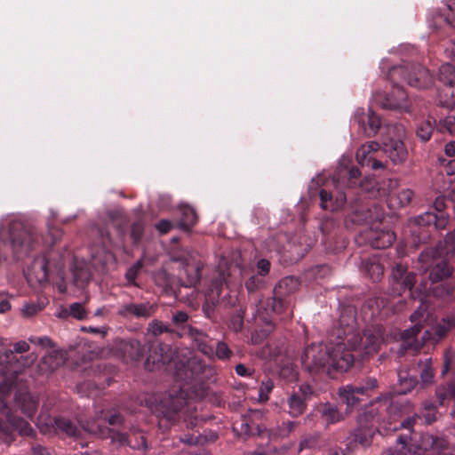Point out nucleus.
Instances as JSON below:
<instances>
[{"mask_svg": "<svg viewBox=\"0 0 455 455\" xmlns=\"http://www.w3.org/2000/svg\"><path fill=\"white\" fill-rule=\"evenodd\" d=\"M380 328H367L363 335L355 330V320L351 314L347 319L342 315L329 335V344L323 342L307 345L300 355V363L304 371L313 378L330 379L347 371L354 364L356 351L358 355H372L383 343Z\"/></svg>", "mask_w": 455, "mask_h": 455, "instance_id": "nucleus-1", "label": "nucleus"}, {"mask_svg": "<svg viewBox=\"0 0 455 455\" xmlns=\"http://www.w3.org/2000/svg\"><path fill=\"white\" fill-rule=\"evenodd\" d=\"M350 164L351 161L347 158H342L339 161L333 177L337 191L334 195L333 192L321 189L319 193L320 205L323 210L339 211L345 206L347 197L353 194L355 198L349 204L346 223L357 225L379 223L376 227L371 226L360 231L355 239L356 243L359 245L369 244L374 249L388 248L395 242V235L388 228L379 227L384 219V209L377 203L366 200L362 188L352 192L360 183L361 172L356 166Z\"/></svg>", "mask_w": 455, "mask_h": 455, "instance_id": "nucleus-2", "label": "nucleus"}, {"mask_svg": "<svg viewBox=\"0 0 455 455\" xmlns=\"http://www.w3.org/2000/svg\"><path fill=\"white\" fill-rule=\"evenodd\" d=\"M29 350V345L20 340L13 345V350L0 354V439L7 444L15 440V433L23 436H31L34 429L25 419L15 416L10 407L11 393L17 382L18 375L28 364L27 359L20 363L14 353L22 354Z\"/></svg>", "mask_w": 455, "mask_h": 455, "instance_id": "nucleus-3", "label": "nucleus"}, {"mask_svg": "<svg viewBox=\"0 0 455 455\" xmlns=\"http://www.w3.org/2000/svg\"><path fill=\"white\" fill-rule=\"evenodd\" d=\"M401 413V404L386 398L379 402V406L372 404L359 416V427L355 430V438L359 443H368L376 432L384 435L389 431H395L398 427L408 429L410 432L418 419H424V423L430 425L436 420V407L433 403H426L422 415L416 414L407 418L399 425L396 417Z\"/></svg>", "mask_w": 455, "mask_h": 455, "instance_id": "nucleus-4", "label": "nucleus"}, {"mask_svg": "<svg viewBox=\"0 0 455 455\" xmlns=\"http://www.w3.org/2000/svg\"><path fill=\"white\" fill-rule=\"evenodd\" d=\"M389 80L395 84L394 90L382 100L386 109H407L408 95L397 83L406 82L410 86L422 89L432 84V76L428 70L418 63H407L392 68L388 72Z\"/></svg>", "mask_w": 455, "mask_h": 455, "instance_id": "nucleus-5", "label": "nucleus"}, {"mask_svg": "<svg viewBox=\"0 0 455 455\" xmlns=\"http://www.w3.org/2000/svg\"><path fill=\"white\" fill-rule=\"evenodd\" d=\"M140 403L159 419L161 426L168 427L180 419V412L187 404V392L183 386H179L177 389L162 395H144L140 398Z\"/></svg>", "mask_w": 455, "mask_h": 455, "instance_id": "nucleus-6", "label": "nucleus"}, {"mask_svg": "<svg viewBox=\"0 0 455 455\" xmlns=\"http://www.w3.org/2000/svg\"><path fill=\"white\" fill-rule=\"evenodd\" d=\"M455 252V230L449 233L444 240V246L439 243L435 247L424 250L418 259L417 267L423 273L429 272L432 284L443 281L451 274L445 256Z\"/></svg>", "mask_w": 455, "mask_h": 455, "instance_id": "nucleus-7", "label": "nucleus"}, {"mask_svg": "<svg viewBox=\"0 0 455 455\" xmlns=\"http://www.w3.org/2000/svg\"><path fill=\"white\" fill-rule=\"evenodd\" d=\"M400 435L396 438L397 447L391 455H453L448 451V442L443 437L425 433L419 441Z\"/></svg>", "mask_w": 455, "mask_h": 455, "instance_id": "nucleus-8", "label": "nucleus"}, {"mask_svg": "<svg viewBox=\"0 0 455 455\" xmlns=\"http://www.w3.org/2000/svg\"><path fill=\"white\" fill-rule=\"evenodd\" d=\"M446 202L445 196H437L434 202L433 211L427 212L415 220V225L411 229L415 245L426 243L430 238L429 228L442 230L447 227L449 216L444 212L447 207Z\"/></svg>", "mask_w": 455, "mask_h": 455, "instance_id": "nucleus-9", "label": "nucleus"}, {"mask_svg": "<svg viewBox=\"0 0 455 455\" xmlns=\"http://www.w3.org/2000/svg\"><path fill=\"white\" fill-rule=\"evenodd\" d=\"M221 267V264L218 266L216 275L212 279L205 292V301L203 305V311L207 318L213 316L217 304L225 303L228 293L221 297L222 293L230 289L231 280L228 278L230 273L228 271V268L222 269Z\"/></svg>", "mask_w": 455, "mask_h": 455, "instance_id": "nucleus-10", "label": "nucleus"}, {"mask_svg": "<svg viewBox=\"0 0 455 455\" xmlns=\"http://www.w3.org/2000/svg\"><path fill=\"white\" fill-rule=\"evenodd\" d=\"M8 241L13 253L21 258L28 255L39 243L40 236L30 228H27L21 222L12 221L9 224Z\"/></svg>", "mask_w": 455, "mask_h": 455, "instance_id": "nucleus-11", "label": "nucleus"}, {"mask_svg": "<svg viewBox=\"0 0 455 455\" xmlns=\"http://www.w3.org/2000/svg\"><path fill=\"white\" fill-rule=\"evenodd\" d=\"M84 429L100 438L109 437L112 441L117 442L121 445H128L132 449H143L147 451L148 448L146 437L140 430H133L130 434H125L98 423H92L91 426H87Z\"/></svg>", "mask_w": 455, "mask_h": 455, "instance_id": "nucleus-12", "label": "nucleus"}, {"mask_svg": "<svg viewBox=\"0 0 455 455\" xmlns=\"http://www.w3.org/2000/svg\"><path fill=\"white\" fill-rule=\"evenodd\" d=\"M188 315L184 311H177L172 315L173 324L180 329L177 334L180 337L188 336L198 351L205 355H212L213 348L209 344V336L203 331L186 324L188 321Z\"/></svg>", "mask_w": 455, "mask_h": 455, "instance_id": "nucleus-13", "label": "nucleus"}, {"mask_svg": "<svg viewBox=\"0 0 455 455\" xmlns=\"http://www.w3.org/2000/svg\"><path fill=\"white\" fill-rule=\"evenodd\" d=\"M417 275L413 272H409L407 267L402 264H396L392 269V292L401 296L408 291L409 296L416 299L420 298L427 291V287H418L414 289Z\"/></svg>", "mask_w": 455, "mask_h": 455, "instance_id": "nucleus-14", "label": "nucleus"}, {"mask_svg": "<svg viewBox=\"0 0 455 455\" xmlns=\"http://www.w3.org/2000/svg\"><path fill=\"white\" fill-rule=\"evenodd\" d=\"M379 387L374 377H367L355 385H347L339 389V395L347 409L356 405L362 396H371Z\"/></svg>", "mask_w": 455, "mask_h": 455, "instance_id": "nucleus-15", "label": "nucleus"}, {"mask_svg": "<svg viewBox=\"0 0 455 455\" xmlns=\"http://www.w3.org/2000/svg\"><path fill=\"white\" fill-rule=\"evenodd\" d=\"M438 76L444 85L439 92L438 102L443 108L455 112V67L449 63L443 64Z\"/></svg>", "mask_w": 455, "mask_h": 455, "instance_id": "nucleus-16", "label": "nucleus"}, {"mask_svg": "<svg viewBox=\"0 0 455 455\" xmlns=\"http://www.w3.org/2000/svg\"><path fill=\"white\" fill-rule=\"evenodd\" d=\"M172 349L170 345L162 343L157 339L148 343V356L145 366L149 371L160 369L169 363L172 359Z\"/></svg>", "mask_w": 455, "mask_h": 455, "instance_id": "nucleus-17", "label": "nucleus"}, {"mask_svg": "<svg viewBox=\"0 0 455 455\" xmlns=\"http://www.w3.org/2000/svg\"><path fill=\"white\" fill-rule=\"evenodd\" d=\"M220 264L222 265V269L228 268V271L230 273V276H228V278L231 280L230 286L235 283L233 280V273L235 272L239 273L241 278L244 282L246 290L250 293L261 290L266 285L265 278L255 273L253 269L247 270L245 268H240L236 265L229 263L225 258L220 259L219 265Z\"/></svg>", "mask_w": 455, "mask_h": 455, "instance_id": "nucleus-18", "label": "nucleus"}, {"mask_svg": "<svg viewBox=\"0 0 455 455\" xmlns=\"http://www.w3.org/2000/svg\"><path fill=\"white\" fill-rule=\"evenodd\" d=\"M352 122L357 124L358 131L366 137L375 136L381 127L380 117L371 109L366 113L363 108H358L353 116Z\"/></svg>", "mask_w": 455, "mask_h": 455, "instance_id": "nucleus-19", "label": "nucleus"}, {"mask_svg": "<svg viewBox=\"0 0 455 455\" xmlns=\"http://www.w3.org/2000/svg\"><path fill=\"white\" fill-rule=\"evenodd\" d=\"M379 149L380 146L376 141L363 145L355 154L357 163L362 167L370 166L372 170L384 169L386 167L385 163L377 158Z\"/></svg>", "mask_w": 455, "mask_h": 455, "instance_id": "nucleus-20", "label": "nucleus"}, {"mask_svg": "<svg viewBox=\"0 0 455 455\" xmlns=\"http://www.w3.org/2000/svg\"><path fill=\"white\" fill-rule=\"evenodd\" d=\"M154 313V307L149 302L123 303L118 307L117 315L124 319H148Z\"/></svg>", "mask_w": 455, "mask_h": 455, "instance_id": "nucleus-21", "label": "nucleus"}, {"mask_svg": "<svg viewBox=\"0 0 455 455\" xmlns=\"http://www.w3.org/2000/svg\"><path fill=\"white\" fill-rule=\"evenodd\" d=\"M205 368L206 365L201 358L193 356L178 368L176 377L180 380L188 383L193 379H199Z\"/></svg>", "mask_w": 455, "mask_h": 455, "instance_id": "nucleus-22", "label": "nucleus"}, {"mask_svg": "<svg viewBox=\"0 0 455 455\" xmlns=\"http://www.w3.org/2000/svg\"><path fill=\"white\" fill-rule=\"evenodd\" d=\"M315 410L325 428L343 421L347 416L335 403L330 402L321 403Z\"/></svg>", "mask_w": 455, "mask_h": 455, "instance_id": "nucleus-23", "label": "nucleus"}, {"mask_svg": "<svg viewBox=\"0 0 455 455\" xmlns=\"http://www.w3.org/2000/svg\"><path fill=\"white\" fill-rule=\"evenodd\" d=\"M381 151L395 164L403 163L408 156L404 143L400 139L389 138L382 140Z\"/></svg>", "mask_w": 455, "mask_h": 455, "instance_id": "nucleus-24", "label": "nucleus"}, {"mask_svg": "<svg viewBox=\"0 0 455 455\" xmlns=\"http://www.w3.org/2000/svg\"><path fill=\"white\" fill-rule=\"evenodd\" d=\"M15 406L19 408L21 412L29 419H33L35 416L38 400L33 397L28 391L18 390L14 395Z\"/></svg>", "mask_w": 455, "mask_h": 455, "instance_id": "nucleus-25", "label": "nucleus"}, {"mask_svg": "<svg viewBox=\"0 0 455 455\" xmlns=\"http://www.w3.org/2000/svg\"><path fill=\"white\" fill-rule=\"evenodd\" d=\"M46 424L53 427L57 433L68 436L78 437L81 434V429L77 427L76 423L65 417L49 418Z\"/></svg>", "mask_w": 455, "mask_h": 455, "instance_id": "nucleus-26", "label": "nucleus"}, {"mask_svg": "<svg viewBox=\"0 0 455 455\" xmlns=\"http://www.w3.org/2000/svg\"><path fill=\"white\" fill-rule=\"evenodd\" d=\"M118 350L124 357L132 361H140L144 356L145 347L139 340L130 339L122 340L118 344Z\"/></svg>", "mask_w": 455, "mask_h": 455, "instance_id": "nucleus-27", "label": "nucleus"}, {"mask_svg": "<svg viewBox=\"0 0 455 455\" xmlns=\"http://www.w3.org/2000/svg\"><path fill=\"white\" fill-rule=\"evenodd\" d=\"M203 264L200 261H185L183 263L184 274L186 280L183 281V284L186 287L196 286L201 280Z\"/></svg>", "mask_w": 455, "mask_h": 455, "instance_id": "nucleus-28", "label": "nucleus"}, {"mask_svg": "<svg viewBox=\"0 0 455 455\" xmlns=\"http://www.w3.org/2000/svg\"><path fill=\"white\" fill-rule=\"evenodd\" d=\"M271 307L272 311L276 315H282V319L287 320L292 317L293 310L291 308V299L284 298L283 296L273 297L271 301L267 304Z\"/></svg>", "mask_w": 455, "mask_h": 455, "instance_id": "nucleus-29", "label": "nucleus"}, {"mask_svg": "<svg viewBox=\"0 0 455 455\" xmlns=\"http://www.w3.org/2000/svg\"><path fill=\"white\" fill-rule=\"evenodd\" d=\"M299 286V282L296 277L285 276L281 279L274 288V294L279 298H290V295L294 293Z\"/></svg>", "mask_w": 455, "mask_h": 455, "instance_id": "nucleus-30", "label": "nucleus"}, {"mask_svg": "<svg viewBox=\"0 0 455 455\" xmlns=\"http://www.w3.org/2000/svg\"><path fill=\"white\" fill-rule=\"evenodd\" d=\"M49 254L50 252L35 258L31 265L32 271L40 282L47 280L50 275L52 264L49 260Z\"/></svg>", "mask_w": 455, "mask_h": 455, "instance_id": "nucleus-31", "label": "nucleus"}, {"mask_svg": "<svg viewBox=\"0 0 455 455\" xmlns=\"http://www.w3.org/2000/svg\"><path fill=\"white\" fill-rule=\"evenodd\" d=\"M436 120L428 116L427 119L421 121L417 124L416 135L422 141L427 142L430 140L433 132L436 130Z\"/></svg>", "mask_w": 455, "mask_h": 455, "instance_id": "nucleus-32", "label": "nucleus"}, {"mask_svg": "<svg viewBox=\"0 0 455 455\" xmlns=\"http://www.w3.org/2000/svg\"><path fill=\"white\" fill-rule=\"evenodd\" d=\"M287 405L288 413L293 418L302 415L307 409V402L300 395L291 394L287 400Z\"/></svg>", "mask_w": 455, "mask_h": 455, "instance_id": "nucleus-33", "label": "nucleus"}, {"mask_svg": "<svg viewBox=\"0 0 455 455\" xmlns=\"http://www.w3.org/2000/svg\"><path fill=\"white\" fill-rule=\"evenodd\" d=\"M421 330V325L419 323H415L411 328L404 330L402 334L403 339V349H412L414 351L418 350V347L413 345V342L416 339L417 335L419 333Z\"/></svg>", "mask_w": 455, "mask_h": 455, "instance_id": "nucleus-34", "label": "nucleus"}, {"mask_svg": "<svg viewBox=\"0 0 455 455\" xmlns=\"http://www.w3.org/2000/svg\"><path fill=\"white\" fill-rule=\"evenodd\" d=\"M197 222V215L195 210L186 206L181 209V217L179 221V227L182 230L188 231Z\"/></svg>", "mask_w": 455, "mask_h": 455, "instance_id": "nucleus-35", "label": "nucleus"}, {"mask_svg": "<svg viewBox=\"0 0 455 455\" xmlns=\"http://www.w3.org/2000/svg\"><path fill=\"white\" fill-rule=\"evenodd\" d=\"M399 382L401 386L400 393L406 394L411 392L419 383L415 375L410 372L402 371L398 373Z\"/></svg>", "mask_w": 455, "mask_h": 455, "instance_id": "nucleus-36", "label": "nucleus"}, {"mask_svg": "<svg viewBox=\"0 0 455 455\" xmlns=\"http://www.w3.org/2000/svg\"><path fill=\"white\" fill-rule=\"evenodd\" d=\"M436 395L441 405H444L445 400L451 399L454 401L455 406V379L446 385L440 386L436 390Z\"/></svg>", "mask_w": 455, "mask_h": 455, "instance_id": "nucleus-37", "label": "nucleus"}, {"mask_svg": "<svg viewBox=\"0 0 455 455\" xmlns=\"http://www.w3.org/2000/svg\"><path fill=\"white\" fill-rule=\"evenodd\" d=\"M212 339L209 338V344L213 348L212 355H209V357H212L213 355H216V357L219 360L221 361H227L229 360L233 356V351L229 348L228 344L224 341H218L216 343V347L214 348L213 345L212 344Z\"/></svg>", "mask_w": 455, "mask_h": 455, "instance_id": "nucleus-38", "label": "nucleus"}, {"mask_svg": "<svg viewBox=\"0 0 455 455\" xmlns=\"http://www.w3.org/2000/svg\"><path fill=\"white\" fill-rule=\"evenodd\" d=\"M429 289L432 291L434 296L437 298H446L452 295L455 290V283L451 280H446Z\"/></svg>", "mask_w": 455, "mask_h": 455, "instance_id": "nucleus-39", "label": "nucleus"}, {"mask_svg": "<svg viewBox=\"0 0 455 455\" xmlns=\"http://www.w3.org/2000/svg\"><path fill=\"white\" fill-rule=\"evenodd\" d=\"M414 192L410 188H404L399 191L395 196H392L390 202L392 204H397L400 207L409 205L412 200Z\"/></svg>", "mask_w": 455, "mask_h": 455, "instance_id": "nucleus-40", "label": "nucleus"}, {"mask_svg": "<svg viewBox=\"0 0 455 455\" xmlns=\"http://www.w3.org/2000/svg\"><path fill=\"white\" fill-rule=\"evenodd\" d=\"M73 277L75 285L83 287L90 282L92 275L87 267L76 266L73 269Z\"/></svg>", "mask_w": 455, "mask_h": 455, "instance_id": "nucleus-41", "label": "nucleus"}, {"mask_svg": "<svg viewBox=\"0 0 455 455\" xmlns=\"http://www.w3.org/2000/svg\"><path fill=\"white\" fill-rule=\"evenodd\" d=\"M436 131L441 133L448 132L451 134H455V116H449L441 119L437 123Z\"/></svg>", "mask_w": 455, "mask_h": 455, "instance_id": "nucleus-42", "label": "nucleus"}, {"mask_svg": "<svg viewBox=\"0 0 455 455\" xmlns=\"http://www.w3.org/2000/svg\"><path fill=\"white\" fill-rule=\"evenodd\" d=\"M365 267L374 282L379 281L383 275L384 268L381 264L376 261L366 262Z\"/></svg>", "mask_w": 455, "mask_h": 455, "instance_id": "nucleus-43", "label": "nucleus"}, {"mask_svg": "<svg viewBox=\"0 0 455 455\" xmlns=\"http://www.w3.org/2000/svg\"><path fill=\"white\" fill-rule=\"evenodd\" d=\"M68 313H71V316L76 320H84L87 317L88 312L84 308V305L79 302H74L68 307Z\"/></svg>", "mask_w": 455, "mask_h": 455, "instance_id": "nucleus-44", "label": "nucleus"}, {"mask_svg": "<svg viewBox=\"0 0 455 455\" xmlns=\"http://www.w3.org/2000/svg\"><path fill=\"white\" fill-rule=\"evenodd\" d=\"M443 324H440L437 328L439 336H443L450 329L455 328V312L448 314L443 318Z\"/></svg>", "mask_w": 455, "mask_h": 455, "instance_id": "nucleus-45", "label": "nucleus"}, {"mask_svg": "<svg viewBox=\"0 0 455 455\" xmlns=\"http://www.w3.org/2000/svg\"><path fill=\"white\" fill-rule=\"evenodd\" d=\"M144 234V224L138 220L132 223L131 228V237L134 243H139Z\"/></svg>", "mask_w": 455, "mask_h": 455, "instance_id": "nucleus-46", "label": "nucleus"}, {"mask_svg": "<svg viewBox=\"0 0 455 455\" xmlns=\"http://www.w3.org/2000/svg\"><path fill=\"white\" fill-rule=\"evenodd\" d=\"M149 331L154 336H158L164 332H172V330L161 321L154 320L148 327Z\"/></svg>", "mask_w": 455, "mask_h": 455, "instance_id": "nucleus-47", "label": "nucleus"}, {"mask_svg": "<svg viewBox=\"0 0 455 455\" xmlns=\"http://www.w3.org/2000/svg\"><path fill=\"white\" fill-rule=\"evenodd\" d=\"M299 426V422L297 421H286L283 422L279 427V435L282 437H287L290 434H291L295 428Z\"/></svg>", "mask_w": 455, "mask_h": 455, "instance_id": "nucleus-48", "label": "nucleus"}, {"mask_svg": "<svg viewBox=\"0 0 455 455\" xmlns=\"http://www.w3.org/2000/svg\"><path fill=\"white\" fill-rule=\"evenodd\" d=\"M428 362L425 364L424 368L421 370L420 378L421 381L425 385H428L432 383L433 378H434V372L430 366V359L427 360Z\"/></svg>", "mask_w": 455, "mask_h": 455, "instance_id": "nucleus-49", "label": "nucleus"}, {"mask_svg": "<svg viewBox=\"0 0 455 455\" xmlns=\"http://www.w3.org/2000/svg\"><path fill=\"white\" fill-rule=\"evenodd\" d=\"M449 12L445 16V23L455 28V0H449L447 4Z\"/></svg>", "mask_w": 455, "mask_h": 455, "instance_id": "nucleus-50", "label": "nucleus"}, {"mask_svg": "<svg viewBox=\"0 0 455 455\" xmlns=\"http://www.w3.org/2000/svg\"><path fill=\"white\" fill-rule=\"evenodd\" d=\"M141 267L142 263L138 261L127 270L125 277L130 283H135V280Z\"/></svg>", "mask_w": 455, "mask_h": 455, "instance_id": "nucleus-51", "label": "nucleus"}, {"mask_svg": "<svg viewBox=\"0 0 455 455\" xmlns=\"http://www.w3.org/2000/svg\"><path fill=\"white\" fill-rule=\"evenodd\" d=\"M28 340L32 344L40 346L42 347H52L53 346L52 339L47 336H42V337L31 336L28 339Z\"/></svg>", "mask_w": 455, "mask_h": 455, "instance_id": "nucleus-52", "label": "nucleus"}, {"mask_svg": "<svg viewBox=\"0 0 455 455\" xmlns=\"http://www.w3.org/2000/svg\"><path fill=\"white\" fill-rule=\"evenodd\" d=\"M271 264L269 260L266 259H261L257 263V274L266 278L270 271Z\"/></svg>", "mask_w": 455, "mask_h": 455, "instance_id": "nucleus-53", "label": "nucleus"}, {"mask_svg": "<svg viewBox=\"0 0 455 455\" xmlns=\"http://www.w3.org/2000/svg\"><path fill=\"white\" fill-rule=\"evenodd\" d=\"M274 384L271 380H267L266 382H262L259 388V398L261 401H267L268 399V395L273 390Z\"/></svg>", "mask_w": 455, "mask_h": 455, "instance_id": "nucleus-54", "label": "nucleus"}, {"mask_svg": "<svg viewBox=\"0 0 455 455\" xmlns=\"http://www.w3.org/2000/svg\"><path fill=\"white\" fill-rule=\"evenodd\" d=\"M313 388L310 385L303 384L299 387L297 392H294V395H300L303 397L304 401L307 403L311 399L313 395Z\"/></svg>", "mask_w": 455, "mask_h": 455, "instance_id": "nucleus-55", "label": "nucleus"}, {"mask_svg": "<svg viewBox=\"0 0 455 455\" xmlns=\"http://www.w3.org/2000/svg\"><path fill=\"white\" fill-rule=\"evenodd\" d=\"M43 307L36 303H28L23 307V314L27 316H32L41 311Z\"/></svg>", "mask_w": 455, "mask_h": 455, "instance_id": "nucleus-56", "label": "nucleus"}, {"mask_svg": "<svg viewBox=\"0 0 455 455\" xmlns=\"http://www.w3.org/2000/svg\"><path fill=\"white\" fill-rule=\"evenodd\" d=\"M156 228L160 234H167L172 228V223L168 220H161L156 223Z\"/></svg>", "mask_w": 455, "mask_h": 455, "instance_id": "nucleus-57", "label": "nucleus"}, {"mask_svg": "<svg viewBox=\"0 0 455 455\" xmlns=\"http://www.w3.org/2000/svg\"><path fill=\"white\" fill-rule=\"evenodd\" d=\"M235 373L241 377H250L254 373V371L247 368L243 363H238L235 368Z\"/></svg>", "mask_w": 455, "mask_h": 455, "instance_id": "nucleus-58", "label": "nucleus"}, {"mask_svg": "<svg viewBox=\"0 0 455 455\" xmlns=\"http://www.w3.org/2000/svg\"><path fill=\"white\" fill-rule=\"evenodd\" d=\"M455 363V355L452 356H450L449 355H444V362L442 370V375H445L451 368L452 365Z\"/></svg>", "mask_w": 455, "mask_h": 455, "instance_id": "nucleus-59", "label": "nucleus"}, {"mask_svg": "<svg viewBox=\"0 0 455 455\" xmlns=\"http://www.w3.org/2000/svg\"><path fill=\"white\" fill-rule=\"evenodd\" d=\"M180 440L187 444L189 445H196L200 443V435H195L194 434H186L184 435Z\"/></svg>", "mask_w": 455, "mask_h": 455, "instance_id": "nucleus-60", "label": "nucleus"}, {"mask_svg": "<svg viewBox=\"0 0 455 455\" xmlns=\"http://www.w3.org/2000/svg\"><path fill=\"white\" fill-rule=\"evenodd\" d=\"M62 231L57 228H52L49 229V235L52 237V245H54L62 237Z\"/></svg>", "mask_w": 455, "mask_h": 455, "instance_id": "nucleus-61", "label": "nucleus"}, {"mask_svg": "<svg viewBox=\"0 0 455 455\" xmlns=\"http://www.w3.org/2000/svg\"><path fill=\"white\" fill-rule=\"evenodd\" d=\"M444 52L447 57L455 62V37L451 39L450 44L445 47Z\"/></svg>", "mask_w": 455, "mask_h": 455, "instance_id": "nucleus-62", "label": "nucleus"}, {"mask_svg": "<svg viewBox=\"0 0 455 455\" xmlns=\"http://www.w3.org/2000/svg\"><path fill=\"white\" fill-rule=\"evenodd\" d=\"M31 451L33 455H50L48 449L40 444L33 445Z\"/></svg>", "mask_w": 455, "mask_h": 455, "instance_id": "nucleus-63", "label": "nucleus"}, {"mask_svg": "<svg viewBox=\"0 0 455 455\" xmlns=\"http://www.w3.org/2000/svg\"><path fill=\"white\" fill-rule=\"evenodd\" d=\"M444 153L449 157L455 156V140H451L444 146Z\"/></svg>", "mask_w": 455, "mask_h": 455, "instance_id": "nucleus-64", "label": "nucleus"}]
</instances>
